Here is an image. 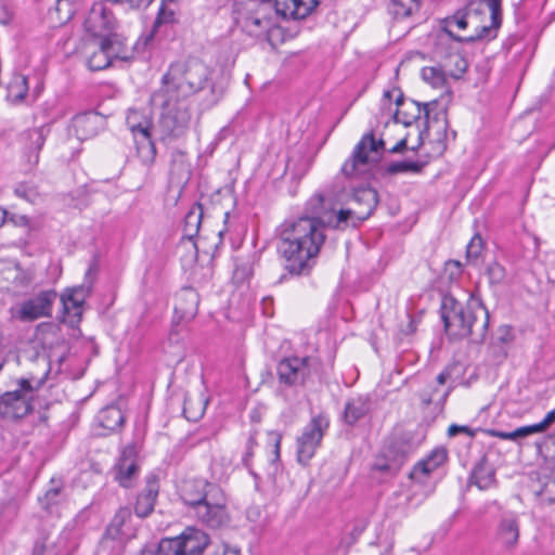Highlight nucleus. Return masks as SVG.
Segmentation results:
<instances>
[{
    "instance_id": "obj_18",
    "label": "nucleus",
    "mask_w": 555,
    "mask_h": 555,
    "mask_svg": "<svg viewBox=\"0 0 555 555\" xmlns=\"http://www.w3.org/2000/svg\"><path fill=\"white\" fill-rule=\"evenodd\" d=\"M33 273L22 269L17 263L2 262L0 264V288L18 291L28 287L33 282Z\"/></svg>"
},
{
    "instance_id": "obj_49",
    "label": "nucleus",
    "mask_w": 555,
    "mask_h": 555,
    "mask_svg": "<svg viewBox=\"0 0 555 555\" xmlns=\"http://www.w3.org/2000/svg\"><path fill=\"white\" fill-rule=\"evenodd\" d=\"M49 538L48 532H43L42 535L35 542L31 555H43L47 548L46 542Z\"/></svg>"
},
{
    "instance_id": "obj_6",
    "label": "nucleus",
    "mask_w": 555,
    "mask_h": 555,
    "mask_svg": "<svg viewBox=\"0 0 555 555\" xmlns=\"http://www.w3.org/2000/svg\"><path fill=\"white\" fill-rule=\"evenodd\" d=\"M153 100L159 102L163 107L159 125L164 133L171 138L182 135L191 121L190 105L186 99L170 98L167 92L159 90L154 93Z\"/></svg>"
},
{
    "instance_id": "obj_45",
    "label": "nucleus",
    "mask_w": 555,
    "mask_h": 555,
    "mask_svg": "<svg viewBox=\"0 0 555 555\" xmlns=\"http://www.w3.org/2000/svg\"><path fill=\"white\" fill-rule=\"evenodd\" d=\"M28 137L31 140L33 144L35 145V150L37 152V154H36V160H37L38 152L41 150V147L43 146L44 141H46L43 130L41 128L33 129L28 132Z\"/></svg>"
},
{
    "instance_id": "obj_48",
    "label": "nucleus",
    "mask_w": 555,
    "mask_h": 555,
    "mask_svg": "<svg viewBox=\"0 0 555 555\" xmlns=\"http://www.w3.org/2000/svg\"><path fill=\"white\" fill-rule=\"evenodd\" d=\"M514 431H515V437L518 438V437H525V436L535 434V433H542L544 430L542 429V427H540V423H537V424H533L530 426L519 427Z\"/></svg>"
},
{
    "instance_id": "obj_8",
    "label": "nucleus",
    "mask_w": 555,
    "mask_h": 555,
    "mask_svg": "<svg viewBox=\"0 0 555 555\" xmlns=\"http://www.w3.org/2000/svg\"><path fill=\"white\" fill-rule=\"evenodd\" d=\"M190 515L198 522L218 529L227 526L230 521V515L227 508V498L220 487H212L208 499L202 502Z\"/></svg>"
},
{
    "instance_id": "obj_35",
    "label": "nucleus",
    "mask_w": 555,
    "mask_h": 555,
    "mask_svg": "<svg viewBox=\"0 0 555 555\" xmlns=\"http://www.w3.org/2000/svg\"><path fill=\"white\" fill-rule=\"evenodd\" d=\"M423 167L424 164L421 162L405 159L388 164L385 168V172L391 176L405 172L420 173Z\"/></svg>"
},
{
    "instance_id": "obj_27",
    "label": "nucleus",
    "mask_w": 555,
    "mask_h": 555,
    "mask_svg": "<svg viewBox=\"0 0 555 555\" xmlns=\"http://www.w3.org/2000/svg\"><path fill=\"white\" fill-rule=\"evenodd\" d=\"M100 126V116L92 113L77 115L73 120V128L79 140H88L96 135Z\"/></svg>"
},
{
    "instance_id": "obj_62",
    "label": "nucleus",
    "mask_w": 555,
    "mask_h": 555,
    "mask_svg": "<svg viewBox=\"0 0 555 555\" xmlns=\"http://www.w3.org/2000/svg\"><path fill=\"white\" fill-rule=\"evenodd\" d=\"M395 93H398V94H399L400 92H399V91H397V90H392V91L388 90V91H386V92L384 93V96H385V98H387L388 100H390V99L393 96V94H395Z\"/></svg>"
},
{
    "instance_id": "obj_37",
    "label": "nucleus",
    "mask_w": 555,
    "mask_h": 555,
    "mask_svg": "<svg viewBox=\"0 0 555 555\" xmlns=\"http://www.w3.org/2000/svg\"><path fill=\"white\" fill-rule=\"evenodd\" d=\"M137 151L142 163L150 166L154 163L156 156V149L151 139L139 141L137 140Z\"/></svg>"
},
{
    "instance_id": "obj_28",
    "label": "nucleus",
    "mask_w": 555,
    "mask_h": 555,
    "mask_svg": "<svg viewBox=\"0 0 555 555\" xmlns=\"http://www.w3.org/2000/svg\"><path fill=\"white\" fill-rule=\"evenodd\" d=\"M124 421V414L118 406L107 405L103 408L96 416L98 425L103 429L99 435H108L114 433L122 426Z\"/></svg>"
},
{
    "instance_id": "obj_32",
    "label": "nucleus",
    "mask_w": 555,
    "mask_h": 555,
    "mask_svg": "<svg viewBox=\"0 0 555 555\" xmlns=\"http://www.w3.org/2000/svg\"><path fill=\"white\" fill-rule=\"evenodd\" d=\"M64 483L61 479L52 478L50 487L44 494L39 498V503L43 509L51 512L52 507L60 504L63 500Z\"/></svg>"
},
{
    "instance_id": "obj_46",
    "label": "nucleus",
    "mask_w": 555,
    "mask_h": 555,
    "mask_svg": "<svg viewBox=\"0 0 555 555\" xmlns=\"http://www.w3.org/2000/svg\"><path fill=\"white\" fill-rule=\"evenodd\" d=\"M12 18V9L5 1L0 0V24L8 25L9 23H11Z\"/></svg>"
},
{
    "instance_id": "obj_56",
    "label": "nucleus",
    "mask_w": 555,
    "mask_h": 555,
    "mask_svg": "<svg viewBox=\"0 0 555 555\" xmlns=\"http://www.w3.org/2000/svg\"><path fill=\"white\" fill-rule=\"evenodd\" d=\"M11 220L17 225H23V227L28 225V218L26 216L13 217Z\"/></svg>"
},
{
    "instance_id": "obj_53",
    "label": "nucleus",
    "mask_w": 555,
    "mask_h": 555,
    "mask_svg": "<svg viewBox=\"0 0 555 555\" xmlns=\"http://www.w3.org/2000/svg\"><path fill=\"white\" fill-rule=\"evenodd\" d=\"M553 423H555V409L550 411L540 422V427H542L543 430H546Z\"/></svg>"
},
{
    "instance_id": "obj_40",
    "label": "nucleus",
    "mask_w": 555,
    "mask_h": 555,
    "mask_svg": "<svg viewBox=\"0 0 555 555\" xmlns=\"http://www.w3.org/2000/svg\"><path fill=\"white\" fill-rule=\"evenodd\" d=\"M130 519H131V511L128 507L119 508L109 525V530L114 529L116 531V533H122V527Z\"/></svg>"
},
{
    "instance_id": "obj_54",
    "label": "nucleus",
    "mask_w": 555,
    "mask_h": 555,
    "mask_svg": "<svg viewBox=\"0 0 555 555\" xmlns=\"http://www.w3.org/2000/svg\"><path fill=\"white\" fill-rule=\"evenodd\" d=\"M406 147V139L400 140L395 146L389 150V153H401Z\"/></svg>"
},
{
    "instance_id": "obj_2",
    "label": "nucleus",
    "mask_w": 555,
    "mask_h": 555,
    "mask_svg": "<svg viewBox=\"0 0 555 555\" xmlns=\"http://www.w3.org/2000/svg\"><path fill=\"white\" fill-rule=\"evenodd\" d=\"M502 0H474L444 20V29L457 41L493 39L502 22Z\"/></svg>"
},
{
    "instance_id": "obj_22",
    "label": "nucleus",
    "mask_w": 555,
    "mask_h": 555,
    "mask_svg": "<svg viewBox=\"0 0 555 555\" xmlns=\"http://www.w3.org/2000/svg\"><path fill=\"white\" fill-rule=\"evenodd\" d=\"M177 10L178 5L176 0H163L152 29L146 35L141 36L138 41V46L146 48L153 41L155 34L157 33V29L160 25L175 22Z\"/></svg>"
},
{
    "instance_id": "obj_4",
    "label": "nucleus",
    "mask_w": 555,
    "mask_h": 555,
    "mask_svg": "<svg viewBox=\"0 0 555 555\" xmlns=\"http://www.w3.org/2000/svg\"><path fill=\"white\" fill-rule=\"evenodd\" d=\"M325 202L331 204V209L336 210V206L341 207L337 210V227L346 223L349 219H356L361 222L366 220L375 210L378 204V195L376 190L369 185H362L352 189L351 193L341 190L337 193L333 191L325 194L314 195L309 205L313 207L315 212L321 209Z\"/></svg>"
},
{
    "instance_id": "obj_61",
    "label": "nucleus",
    "mask_w": 555,
    "mask_h": 555,
    "mask_svg": "<svg viewBox=\"0 0 555 555\" xmlns=\"http://www.w3.org/2000/svg\"><path fill=\"white\" fill-rule=\"evenodd\" d=\"M7 218V211L0 207V227L4 223Z\"/></svg>"
},
{
    "instance_id": "obj_52",
    "label": "nucleus",
    "mask_w": 555,
    "mask_h": 555,
    "mask_svg": "<svg viewBox=\"0 0 555 555\" xmlns=\"http://www.w3.org/2000/svg\"><path fill=\"white\" fill-rule=\"evenodd\" d=\"M460 433H464V434H466L468 436H474V431L469 427H467V426H460V425L453 424L448 429V434L451 437L455 436V435H457Z\"/></svg>"
},
{
    "instance_id": "obj_24",
    "label": "nucleus",
    "mask_w": 555,
    "mask_h": 555,
    "mask_svg": "<svg viewBox=\"0 0 555 555\" xmlns=\"http://www.w3.org/2000/svg\"><path fill=\"white\" fill-rule=\"evenodd\" d=\"M116 40L103 39L100 47L88 56V67L91 70H102L108 67L113 57L119 56V51L114 48Z\"/></svg>"
},
{
    "instance_id": "obj_9",
    "label": "nucleus",
    "mask_w": 555,
    "mask_h": 555,
    "mask_svg": "<svg viewBox=\"0 0 555 555\" xmlns=\"http://www.w3.org/2000/svg\"><path fill=\"white\" fill-rule=\"evenodd\" d=\"M396 105L401 106V108L396 109L393 115L395 120L397 122L404 125L405 127L411 126L413 122L418 120L423 115L426 128H429L433 121L437 122L439 120L442 121L441 129L446 130L447 128L446 109H441L440 112L436 113L434 117H431V113L434 112L435 107L438 106L437 101H431L424 104H421L415 101L404 102L402 94L399 93V95H397L396 98Z\"/></svg>"
},
{
    "instance_id": "obj_60",
    "label": "nucleus",
    "mask_w": 555,
    "mask_h": 555,
    "mask_svg": "<svg viewBox=\"0 0 555 555\" xmlns=\"http://www.w3.org/2000/svg\"><path fill=\"white\" fill-rule=\"evenodd\" d=\"M274 441H275V443H274V446H275V454H276V456H279L280 455V443H281L280 435L274 434Z\"/></svg>"
},
{
    "instance_id": "obj_1",
    "label": "nucleus",
    "mask_w": 555,
    "mask_h": 555,
    "mask_svg": "<svg viewBox=\"0 0 555 555\" xmlns=\"http://www.w3.org/2000/svg\"><path fill=\"white\" fill-rule=\"evenodd\" d=\"M279 250L293 274L309 271L325 242L324 224L314 217L285 220L278 228Z\"/></svg>"
},
{
    "instance_id": "obj_47",
    "label": "nucleus",
    "mask_w": 555,
    "mask_h": 555,
    "mask_svg": "<svg viewBox=\"0 0 555 555\" xmlns=\"http://www.w3.org/2000/svg\"><path fill=\"white\" fill-rule=\"evenodd\" d=\"M450 60L454 62L455 66H456V72H452L451 73V76L453 77H460L462 74L465 73L466 68H467V63L465 61V59H463L461 55L459 54H455V55H452L450 56Z\"/></svg>"
},
{
    "instance_id": "obj_64",
    "label": "nucleus",
    "mask_w": 555,
    "mask_h": 555,
    "mask_svg": "<svg viewBox=\"0 0 555 555\" xmlns=\"http://www.w3.org/2000/svg\"><path fill=\"white\" fill-rule=\"evenodd\" d=\"M4 363H5L4 358L0 356V371L2 370Z\"/></svg>"
},
{
    "instance_id": "obj_3",
    "label": "nucleus",
    "mask_w": 555,
    "mask_h": 555,
    "mask_svg": "<svg viewBox=\"0 0 555 555\" xmlns=\"http://www.w3.org/2000/svg\"><path fill=\"white\" fill-rule=\"evenodd\" d=\"M441 319L450 337H470L473 343H483L488 325L489 312L479 298L469 295L463 305L452 294L444 295L441 300Z\"/></svg>"
},
{
    "instance_id": "obj_51",
    "label": "nucleus",
    "mask_w": 555,
    "mask_h": 555,
    "mask_svg": "<svg viewBox=\"0 0 555 555\" xmlns=\"http://www.w3.org/2000/svg\"><path fill=\"white\" fill-rule=\"evenodd\" d=\"M63 10L66 12L64 17L66 20H69L72 17V14H73L72 3H70L69 0H57L56 11L61 12Z\"/></svg>"
},
{
    "instance_id": "obj_43",
    "label": "nucleus",
    "mask_w": 555,
    "mask_h": 555,
    "mask_svg": "<svg viewBox=\"0 0 555 555\" xmlns=\"http://www.w3.org/2000/svg\"><path fill=\"white\" fill-rule=\"evenodd\" d=\"M463 273L462 263L459 260H449L444 264V274L450 281H456Z\"/></svg>"
},
{
    "instance_id": "obj_34",
    "label": "nucleus",
    "mask_w": 555,
    "mask_h": 555,
    "mask_svg": "<svg viewBox=\"0 0 555 555\" xmlns=\"http://www.w3.org/2000/svg\"><path fill=\"white\" fill-rule=\"evenodd\" d=\"M207 400L203 397H186L183 404V414L186 420L196 422L205 413Z\"/></svg>"
},
{
    "instance_id": "obj_50",
    "label": "nucleus",
    "mask_w": 555,
    "mask_h": 555,
    "mask_svg": "<svg viewBox=\"0 0 555 555\" xmlns=\"http://www.w3.org/2000/svg\"><path fill=\"white\" fill-rule=\"evenodd\" d=\"M211 547L212 550L209 552L208 555H240V552L237 550L227 548L222 544L211 545Z\"/></svg>"
},
{
    "instance_id": "obj_57",
    "label": "nucleus",
    "mask_w": 555,
    "mask_h": 555,
    "mask_svg": "<svg viewBox=\"0 0 555 555\" xmlns=\"http://www.w3.org/2000/svg\"><path fill=\"white\" fill-rule=\"evenodd\" d=\"M450 377V373L448 371H442L438 376H437V382L439 385H443L447 379Z\"/></svg>"
},
{
    "instance_id": "obj_14",
    "label": "nucleus",
    "mask_w": 555,
    "mask_h": 555,
    "mask_svg": "<svg viewBox=\"0 0 555 555\" xmlns=\"http://www.w3.org/2000/svg\"><path fill=\"white\" fill-rule=\"evenodd\" d=\"M253 5L254 8L246 13H240L236 22L248 35L261 37L275 27V20L270 13L269 3H253Z\"/></svg>"
},
{
    "instance_id": "obj_58",
    "label": "nucleus",
    "mask_w": 555,
    "mask_h": 555,
    "mask_svg": "<svg viewBox=\"0 0 555 555\" xmlns=\"http://www.w3.org/2000/svg\"><path fill=\"white\" fill-rule=\"evenodd\" d=\"M494 436H498V437L503 438V439H509V440L516 439L515 431H511V433H495Z\"/></svg>"
},
{
    "instance_id": "obj_16",
    "label": "nucleus",
    "mask_w": 555,
    "mask_h": 555,
    "mask_svg": "<svg viewBox=\"0 0 555 555\" xmlns=\"http://www.w3.org/2000/svg\"><path fill=\"white\" fill-rule=\"evenodd\" d=\"M310 357H292L281 360L276 366L280 383L287 386L305 383L310 375Z\"/></svg>"
},
{
    "instance_id": "obj_11",
    "label": "nucleus",
    "mask_w": 555,
    "mask_h": 555,
    "mask_svg": "<svg viewBox=\"0 0 555 555\" xmlns=\"http://www.w3.org/2000/svg\"><path fill=\"white\" fill-rule=\"evenodd\" d=\"M34 387L28 379H21L18 388L0 397V414L5 420H17L33 411Z\"/></svg>"
},
{
    "instance_id": "obj_39",
    "label": "nucleus",
    "mask_w": 555,
    "mask_h": 555,
    "mask_svg": "<svg viewBox=\"0 0 555 555\" xmlns=\"http://www.w3.org/2000/svg\"><path fill=\"white\" fill-rule=\"evenodd\" d=\"M483 249V242L480 235L476 234L469 241L466 247V260L468 263H475Z\"/></svg>"
},
{
    "instance_id": "obj_23",
    "label": "nucleus",
    "mask_w": 555,
    "mask_h": 555,
    "mask_svg": "<svg viewBox=\"0 0 555 555\" xmlns=\"http://www.w3.org/2000/svg\"><path fill=\"white\" fill-rule=\"evenodd\" d=\"M138 469L139 467L133 457V450L131 448L125 449L116 465V480L121 487L129 488L138 475Z\"/></svg>"
},
{
    "instance_id": "obj_33",
    "label": "nucleus",
    "mask_w": 555,
    "mask_h": 555,
    "mask_svg": "<svg viewBox=\"0 0 555 555\" xmlns=\"http://www.w3.org/2000/svg\"><path fill=\"white\" fill-rule=\"evenodd\" d=\"M422 0H391L389 12L396 20L413 16L420 11Z\"/></svg>"
},
{
    "instance_id": "obj_21",
    "label": "nucleus",
    "mask_w": 555,
    "mask_h": 555,
    "mask_svg": "<svg viewBox=\"0 0 555 555\" xmlns=\"http://www.w3.org/2000/svg\"><path fill=\"white\" fill-rule=\"evenodd\" d=\"M199 296L191 287L181 289L176 296L175 314L180 321H191L198 310Z\"/></svg>"
},
{
    "instance_id": "obj_7",
    "label": "nucleus",
    "mask_w": 555,
    "mask_h": 555,
    "mask_svg": "<svg viewBox=\"0 0 555 555\" xmlns=\"http://www.w3.org/2000/svg\"><path fill=\"white\" fill-rule=\"evenodd\" d=\"M384 141L376 140L372 133L364 134L354 146L350 157L344 163L341 172L348 178L365 173L376 163L384 150Z\"/></svg>"
},
{
    "instance_id": "obj_63",
    "label": "nucleus",
    "mask_w": 555,
    "mask_h": 555,
    "mask_svg": "<svg viewBox=\"0 0 555 555\" xmlns=\"http://www.w3.org/2000/svg\"><path fill=\"white\" fill-rule=\"evenodd\" d=\"M476 478H477V482H476V483H477V486H478L480 489H482V488H486V487H487V485H488L487 482L482 483V481H481L478 477H476Z\"/></svg>"
},
{
    "instance_id": "obj_44",
    "label": "nucleus",
    "mask_w": 555,
    "mask_h": 555,
    "mask_svg": "<svg viewBox=\"0 0 555 555\" xmlns=\"http://www.w3.org/2000/svg\"><path fill=\"white\" fill-rule=\"evenodd\" d=\"M373 469L382 472V473L395 475L398 472L399 466L396 463L389 462L385 459H377L373 465Z\"/></svg>"
},
{
    "instance_id": "obj_38",
    "label": "nucleus",
    "mask_w": 555,
    "mask_h": 555,
    "mask_svg": "<svg viewBox=\"0 0 555 555\" xmlns=\"http://www.w3.org/2000/svg\"><path fill=\"white\" fill-rule=\"evenodd\" d=\"M28 91L27 78L25 76H16L9 86V93L15 101H21L25 98Z\"/></svg>"
},
{
    "instance_id": "obj_15",
    "label": "nucleus",
    "mask_w": 555,
    "mask_h": 555,
    "mask_svg": "<svg viewBox=\"0 0 555 555\" xmlns=\"http://www.w3.org/2000/svg\"><path fill=\"white\" fill-rule=\"evenodd\" d=\"M117 22L111 11L101 2L94 3L88 12L83 22L86 31L94 37L117 40L114 34Z\"/></svg>"
},
{
    "instance_id": "obj_25",
    "label": "nucleus",
    "mask_w": 555,
    "mask_h": 555,
    "mask_svg": "<svg viewBox=\"0 0 555 555\" xmlns=\"http://www.w3.org/2000/svg\"><path fill=\"white\" fill-rule=\"evenodd\" d=\"M496 540L506 548H514L519 540V524L515 516L503 517L496 529Z\"/></svg>"
},
{
    "instance_id": "obj_41",
    "label": "nucleus",
    "mask_w": 555,
    "mask_h": 555,
    "mask_svg": "<svg viewBox=\"0 0 555 555\" xmlns=\"http://www.w3.org/2000/svg\"><path fill=\"white\" fill-rule=\"evenodd\" d=\"M128 125H129V128H130L131 132L133 133V135L135 138V141L138 140V134L141 135V140L140 141L151 139L150 121L145 120L144 122L132 124L131 122V116H129L128 117Z\"/></svg>"
},
{
    "instance_id": "obj_17",
    "label": "nucleus",
    "mask_w": 555,
    "mask_h": 555,
    "mask_svg": "<svg viewBox=\"0 0 555 555\" xmlns=\"http://www.w3.org/2000/svg\"><path fill=\"white\" fill-rule=\"evenodd\" d=\"M212 487L219 486L202 478L185 479L181 482L179 493L182 501L188 505L189 513L208 499Z\"/></svg>"
},
{
    "instance_id": "obj_26",
    "label": "nucleus",
    "mask_w": 555,
    "mask_h": 555,
    "mask_svg": "<svg viewBox=\"0 0 555 555\" xmlns=\"http://www.w3.org/2000/svg\"><path fill=\"white\" fill-rule=\"evenodd\" d=\"M170 182L176 186H183L190 180L191 165L186 159V155L181 151L171 153L170 165Z\"/></svg>"
},
{
    "instance_id": "obj_29",
    "label": "nucleus",
    "mask_w": 555,
    "mask_h": 555,
    "mask_svg": "<svg viewBox=\"0 0 555 555\" xmlns=\"http://www.w3.org/2000/svg\"><path fill=\"white\" fill-rule=\"evenodd\" d=\"M447 460V452L443 449L433 451L425 460L418 462L410 477L412 479H418V475L428 476L430 473L441 466Z\"/></svg>"
},
{
    "instance_id": "obj_20",
    "label": "nucleus",
    "mask_w": 555,
    "mask_h": 555,
    "mask_svg": "<svg viewBox=\"0 0 555 555\" xmlns=\"http://www.w3.org/2000/svg\"><path fill=\"white\" fill-rule=\"evenodd\" d=\"M159 483L155 475H149L145 479V487L137 498L134 512L137 516L147 517L153 511L158 496Z\"/></svg>"
},
{
    "instance_id": "obj_36",
    "label": "nucleus",
    "mask_w": 555,
    "mask_h": 555,
    "mask_svg": "<svg viewBox=\"0 0 555 555\" xmlns=\"http://www.w3.org/2000/svg\"><path fill=\"white\" fill-rule=\"evenodd\" d=\"M422 78L434 88L443 87L446 83V73L438 66L424 67Z\"/></svg>"
},
{
    "instance_id": "obj_13",
    "label": "nucleus",
    "mask_w": 555,
    "mask_h": 555,
    "mask_svg": "<svg viewBox=\"0 0 555 555\" xmlns=\"http://www.w3.org/2000/svg\"><path fill=\"white\" fill-rule=\"evenodd\" d=\"M56 297L57 294L53 289L41 291L12 309V315L21 322H34L40 318H48L51 315Z\"/></svg>"
},
{
    "instance_id": "obj_55",
    "label": "nucleus",
    "mask_w": 555,
    "mask_h": 555,
    "mask_svg": "<svg viewBox=\"0 0 555 555\" xmlns=\"http://www.w3.org/2000/svg\"><path fill=\"white\" fill-rule=\"evenodd\" d=\"M248 274V270L243 268V269H236L235 272H234V279L236 281H243L246 275Z\"/></svg>"
},
{
    "instance_id": "obj_19",
    "label": "nucleus",
    "mask_w": 555,
    "mask_h": 555,
    "mask_svg": "<svg viewBox=\"0 0 555 555\" xmlns=\"http://www.w3.org/2000/svg\"><path fill=\"white\" fill-rule=\"evenodd\" d=\"M275 13L284 18L300 20L312 13L318 0H273Z\"/></svg>"
},
{
    "instance_id": "obj_12",
    "label": "nucleus",
    "mask_w": 555,
    "mask_h": 555,
    "mask_svg": "<svg viewBox=\"0 0 555 555\" xmlns=\"http://www.w3.org/2000/svg\"><path fill=\"white\" fill-rule=\"evenodd\" d=\"M327 427V417L319 414L312 417L304 428L302 434L297 438V459L299 463L307 464L313 457Z\"/></svg>"
},
{
    "instance_id": "obj_59",
    "label": "nucleus",
    "mask_w": 555,
    "mask_h": 555,
    "mask_svg": "<svg viewBox=\"0 0 555 555\" xmlns=\"http://www.w3.org/2000/svg\"><path fill=\"white\" fill-rule=\"evenodd\" d=\"M421 398L425 405H429L434 401L431 395H427L425 392L421 395Z\"/></svg>"
},
{
    "instance_id": "obj_5",
    "label": "nucleus",
    "mask_w": 555,
    "mask_h": 555,
    "mask_svg": "<svg viewBox=\"0 0 555 555\" xmlns=\"http://www.w3.org/2000/svg\"><path fill=\"white\" fill-rule=\"evenodd\" d=\"M208 75V67L198 60L175 63L163 77L162 90L170 98L188 99L205 87Z\"/></svg>"
},
{
    "instance_id": "obj_42",
    "label": "nucleus",
    "mask_w": 555,
    "mask_h": 555,
    "mask_svg": "<svg viewBox=\"0 0 555 555\" xmlns=\"http://www.w3.org/2000/svg\"><path fill=\"white\" fill-rule=\"evenodd\" d=\"M487 274L491 284H500L505 278V269L498 262H492L487 268Z\"/></svg>"
},
{
    "instance_id": "obj_30",
    "label": "nucleus",
    "mask_w": 555,
    "mask_h": 555,
    "mask_svg": "<svg viewBox=\"0 0 555 555\" xmlns=\"http://www.w3.org/2000/svg\"><path fill=\"white\" fill-rule=\"evenodd\" d=\"M203 219V207L201 204H194L184 217L183 221V240H188L194 248L193 238L197 236Z\"/></svg>"
},
{
    "instance_id": "obj_10",
    "label": "nucleus",
    "mask_w": 555,
    "mask_h": 555,
    "mask_svg": "<svg viewBox=\"0 0 555 555\" xmlns=\"http://www.w3.org/2000/svg\"><path fill=\"white\" fill-rule=\"evenodd\" d=\"M96 272L98 266L95 263L90 264L89 269L86 272L85 282L79 286L66 289L62 294V322L67 323L70 326H74L80 322L82 315V306L92 288L93 280Z\"/></svg>"
},
{
    "instance_id": "obj_31",
    "label": "nucleus",
    "mask_w": 555,
    "mask_h": 555,
    "mask_svg": "<svg viewBox=\"0 0 555 555\" xmlns=\"http://www.w3.org/2000/svg\"><path fill=\"white\" fill-rule=\"evenodd\" d=\"M370 410V403L366 398L357 397L347 401L344 410V421L348 425L356 424Z\"/></svg>"
}]
</instances>
